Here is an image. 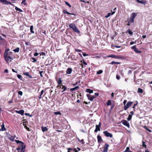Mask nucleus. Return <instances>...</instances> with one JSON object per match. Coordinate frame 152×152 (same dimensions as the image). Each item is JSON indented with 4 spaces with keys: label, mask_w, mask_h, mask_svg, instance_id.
I'll use <instances>...</instances> for the list:
<instances>
[{
    "label": "nucleus",
    "mask_w": 152,
    "mask_h": 152,
    "mask_svg": "<svg viewBox=\"0 0 152 152\" xmlns=\"http://www.w3.org/2000/svg\"><path fill=\"white\" fill-rule=\"evenodd\" d=\"M10 50V49L9 48H8L7 49H6V50H5V52L4 53V55H6L7 54V53L8 52V51H9Z\"/></svg>",
    "instance_id": "nucleus-42"
},
{
    "label": "nucleus",
    "mask_w": 152,
    "mask_h": 152,
    "mask_svg": "<svg viewBox=\"0 0 152 152\" xmlns=\"http://www.w3.org/2000/svg\"><path fill=\"white\" fill-rule=\"evenodd\" d=\"M15 136H11L9 137V139L10 140L12 141H14L15 139Z\"/></svg>",
    "instance_id": "nucleus-30"
},
{
    "label": "nucleus",
    "mask_w": 152,
    "mask_h": 152,
    "mask_svg": "<svg viewBox=\"0 0 152 152\" xmlns=\"http://www.w3.org/2000/svg\"><path fill=\"white\" fill-rule=\"evenodd\" d=\"M68 150H71V152H77V151L75 148L72 149L71 148H67Z\"/></svg>",
    "instance_id": "nucleus-23"
},
{
    "label": "nucleus",
    "mask_w": 152,
    "mask_h": 152,
    "mask_svg": "<svg viewBox=\"0 0 152 152\" xmlns=\"http://www.w3.org/2000/svg\"><path fill=\"white\" fill-rule=\"evenodd\" d=\"M110 64L112 65H113L114 64H121V63L118 62H115L114 61H112L110 63Z\"/></svg>",
    "instance_id": "nucleus-28"
},
{
    "label": "nucleus",
    "mask_w": 152,
    "mask_h": 152,
    "mask_svg": "<svg viewBox=\"0 0 152 152\" xmlns=\"http://www.w3.org/2000/svg\"><path fill=\"white\" fill-rule=\"evenodd\" d=\"M76 26L74 23H71L69 25V27L70 28L73 29L74 28L76 27Z\"/></svg>",
    "instance_id": "nucleus-18"
},
{
    "label": "nucleus",
    "mask_w": 152,
    "mask_h": 152,
    "mask_svg": "<svg viewBox=\"0 0 152 152\" xmlns=\"http://www.w3.org/2000/svg\"><path fill=\"white\" fill-rule=\"evenodd\" d=\"M87 97L88 99L91 101H93L94 99L96 98L95 96H91V95L89 94H87Z\"/></svg>",
    "instance_id": "nucleus-12"
},
{
    "label": "nucleus",
    "mask_w": 152,
    "mask_h": 152,
    "mask_svg": "<svg viewBox=\"0 0 152 152\" xmlns=\"http://www.w3.org/2000/svg\"><path fill=\"white\" fill-rule=\"evenodd\" d=\"M15 141L17 144H18V147L16 148V150L18 151V152H19L20 149L21 150V152H24L26 148L25 143L19 140H15Z\"/></svg>",
    "instance_id": "nucleus-1"
},
{
    "label": "nucleus",
    "mask_w": 152,
    "mask_h": 152,
    "mask_svg": "<svg viewBox=\"0 0 152 152\" xmlns=\"http://www.w3.org/2000/svg\"><path fill=\"white\" fill-rule=\"evenodd\" d=\"M60 88L63 89V90L61 91L62 92H64L67 89V88L65 86L62 85H61L60 86Z\"/></svg>",
    "instance_id": "nucleus-20"
},
{
    "label": "nucleus",
    "mask_w": 152,
    "mask_h": 152,
    "mask_svg": "<svg viewBox=\"0 0 152 152\" xmlns=\"http://www.w3.org/2000/svg\"><path fill=\"white\" fill-rule=\"evenodd\" d=\"M136 1L137 2L142 4L144 5H145L147 3L146 1L145 0H142L141 1H140V0H136Z\"/></svg>",
    "instance_id": "nucleus-14"
},
{
    "label": "nucleus",
    "mask_w": 152,
    "mask_h": 152,
    "mask_svg": "<svg viewBox=\"0 0 152 152\" xmlns=\"http://www.w3.org/2000/svg\"><path fill=\"white\" fill-rule=\"evenodd\" d=\"M97 139L98 140V142L99 143H101L103 141V140L101 137L99 135H98L97 136Z\"/></svg>",
    "instance_id": "nucleus-19"
},
{
    "label": "nucleus",
    "mask_w": 152,
    "mask_h": 152,
    "mask_svg": "<svg viewBox=\"0 0 152 152\" xmlns=\"http://www.w3.org/2000/svg\"><path fill=\"white\" fill-rule=\"evenodd\" d=\"M23 126H26V125H27L28 124V121L26 119H23Z\"/></svg>",
    "instance_id": "nucleus-22"
},
{
    "label": "nucleus",
    "mask_w": 152,
    "mask_h": 152,
    "mask_svg": "<svg viewBox=\"0 0 152 152\" xmlns=\"http://www.w3.org/2000/svg\"><path fill=\"white\" fill-rule=\"evenodd\" d=\"M56 80L58 85H61L62 84V81L61 80V78L59 77L58 79H57L56 77Z\"/></svg>",
    "instance_id": "nucleus-13"
},
{
    "label": "nucleus",
    "mask_w": 152,
    "mask_h": 152,
    "mask_svg": "<svg viewBox=\"0 0 152 152\" xmlns=\"http://www.w3.org/2000/svg\"><path fill=\"white\" fill-rule=\"evenodd\" d=\"M26 0H23L21 2V4H23L25 6H26L27 5V3H26Z\"/></svg>",
    "instance_id": "nucleus-38"
},
{
    "label": "nucleus",
    "mask_w": 152,
    "mask_h": 152,
    "mask_svg": "<svg viewBox=\"0 0 152 152\" xmlns=\"http://www.w3.org/2000/svg\"><path fill=\"white\" fill-rule=\"evenodd\" d=\"M32 60H33V61H32L33 62H36L37 61V60L34 58L33 57L32 58Z\"/></svg>",
    "instance_id": "nucleus-52"
},
{
    "label": "nucleus",
    "mask_w": 152,
    "mask_h": 152,
    "mask_svg": "<svg viewBox=\"0 0 152 152\" xmlns=\"http://www.w3.org/2000/svg\"><path fill=\"white\" fill-rule=\"evenodd\" d=\"M127 31L128 33L130 35H132L133 34V32L130 29H128L127 30Z\"/></svg>",
    "instance_id": "nucleus-35"
},
{
    "label": "nucleus",
    "mask_w": 152,
    "mask_h": 152,
    "mask_svg": "<svg viewBox=\"0 0 152 152\" xmlns=\"http://www.w3.org/2000/svg\"><path fill=\"white\" fill-rule=\"evenodd\" d=\"M41 129L42 131L43 132L48 131V129L46 126H42L41 127Z\"/></svg>",
    "instance_id": "nucleus-27"
},
{
    "label": "nucleus",
    "mask_w": 152,
    "mask_h": 152,
    "mask_svg": "<svg viewBox=\"0 0 152 152\" xmlns=\"http://www.w3.org/2000/svg\"><path fill=\"white\" fill-rule=\"evenodd\" d=\"M45 65L47 66H48V65H50L51 64V63H47V61H46L45 63Z\"/></svg>",
    "instance_id": "nucleus-60"
},
{
    "label": "nucleus",
    "mask_w": 152,
    "mask_h": 152,
    "mask_svg": "<svg viewBox=\"0 0 152 152\" xmlns=\"http://www.w3.org/2000/svg\"><path fill=\"white\" fill-rule=\"evenodd\" d=\"M23 92L22 91H18V94L19 95H20V96H22L23 95Z\"/></svg>",
    "instance_id": "nucleus-47"
},
{
    "label": "nucleus",
    "mask_w": 152,
    "mask_h": 152,
    "mask_svg": "<svg viewBox=\"0 0 152 152\" xmlns=\"http://www.w3.org/2000/svg\"><path fill=\"white\" fill-rule=\"evenodd\" d=\"M25 115H28V116H29L30 117H31L32 116H33L32 115H30L29 113H26L25 114Z\"/></svg>",
    "instance_id": "nucleus-50"
},
{
    "label": "nucleus",
    "mask_w": 152,
    "mask_h": 152,
    "mask_svg": "<svg viewBox=\"0 0 152 152\" xmlns=\"http://www.w3.org/2000/svg\"><path fill=\"white\" fill-rule=\"evenodd\" d=\"M103 133L104 135L107 137H109L110 138H112L113 137V135L110 133L108 132L107 131H104Z\"/></svg>",
    "instance_id": "nucleus-6"
},
{
    "label": "nucleus",
    "mask_w": 152,
    "mask_h": 152,
    "mask_svg": "<svg viewBox=\"0 0 152 152\" xmlns=\"http://www.w3.org/2000/svg\"><path fill=\"white\" fill-rule=\"evenodd\" d=\"M33 26H31L30 27V32L32 33H34V31H33Z\"/></svg>",
    "instance_id": "nucleus-33"
},
{
    "label": "nucleus",
    "mask_w": 152,
    "mask_h": 152,
    "mask_svg": "<svg viewBox=\"0 0 152 152\" xmlns=\"http://www.w3.org/2000/svg\"><path fill=\"white\" fill-rule=\"evenodd\" d=\"M132 115H129L128 116V117L127 118V120L128 121H129L132 118Z\"/></svg>",
    "instance_id": "nucleus-39"
},
{
    "label": "nucleus",
    "mask_w": 152,
    "mask_h": 152,
    "mask_svg": "<svg viewBox=\"0 0 152 152\" xmlns=\"http://www.w3.org/2000/svg\"><path fill=\"white\" fill-rule=\"evenodd\" d=\"M39 55V53H35L34 54V56H37Z\"/></svg>",
    "instance_id": "nucleus-62"
},
{
    "label": "nucleus",
    "mask_w": 152,
    "mask_h": 152,
    "mask_svg": "<svg viewBox=\"0 0 152 152\" xmlns=\"http://www.w3.org/2000/svg\"><path fill=\"white\" fill-rule=\"evenodd\" d=\"M15 10H16V11H20V12H23V11L22 10H21L20 9L18 8V7H15Z\"/></svg>",
    "instance_id": "nucleus-37"
},
{
    "label": "nucleus",
    "mask_w": 152,
    "mask_h": 152,
    "mask_svg": "<svg viewBox=\"0 0 152 152\" xmlns=\"http://www.w3.org/2000/svg\"><path fill=\"white\" fill-rule=\"evenodd\" d=\"M133 103V102H132L129 101L124 106V110H126L127 109L130 107Z\"/></svg>",
    "instance_id": "nucleus-4"
},
{
    "label": "nucleus",
    "mask_w": 152,
    "mask_h": 152,
    "mask_svg": "<svg viewBox=\"0 0 152 152\" xmlns=\"http://www.w3.org/2000/svg\"><path fill=\"white\" fill-rule=\"evenodd\" d=\"M143 92V90L142 89L139 88L138 90V92L142 93Z\"/></svg>",
    "instance_id": "nucleus-41"
},
{
    "label": "nucleus",
    "mask_w": 152,
    "mask_h": 152,
    "mask_svg": "<svg viewBox=\"0 0 152 152\" xmlns=\"http://www.w3.org/2000/svg\"><path fill=\"white\" fill-rule=\"evenodd\" d=\"M116 78L118 80H119L120 79V76L118 75H117L116 76Z\"/></svg>",
    "instance_id": "nucleus-56"
},
{
    "label": "nucleus",
    "mask_w": 152,
    "mask_h": 152,
    "mask_svg": "<svg viewBox=\"0 0 152 152\" xmlns=\"http://www.w3.org/2000/svg\"><path fill=\"white\" fill-rule=\"evenodd\" d=\"M73 71V70L71 68H68L66 71V74H71L72 71Z\"/></svg>",
    "instance_id": "nucleus-15"
},
{
    "label": "nucleus",
    "mask_w": 152,
    "mask_h": 152,
    "mask_svg": "<svg viewBox=\"0 0 152 152\" xmlns=\"http://www.w3.org/2000/svg\"><path fill=\"white\" fill-rule=\"evenodd\" d=\"M71 59L72 60H76L77 57H76L75 55H72L71 57Z\"/></svg>",
    "instance_id": "nucleus-29"
},
{
    "label": "nucleus",
    "mask_w": 152,
    "mask_h": 152,
    "mask_svg": "<svg viewBox=\"0 0 152 152\" xmlns=\"http://www.w3.org/2000/svg\"><path fill=\"white\" fill-rule=\"evenodd\" d=\"M137 13L136 12H133L132 13L130 18H128L126 20V22H128V23L127 24V26H129L130 25V24L131 23H133L134 22V19L137 16Z\"/></svg>",
    "instance_id": "nucleus-2"
},
{
    "label": "nucleus",
    "mask_w": 152,
    "mask_h": 152,
    "mask_svg": "<svg viewBox=\"0 0 152 152\" xmlns=\"http://www.w3.org/2000/svg\"><path fill=\"white\" fill-rule=\"evenodd\" d=\"M103 71L102 70H99L96 72L97 75H99L102 74Z\"/></svg>",
    "instance_id": "nucleus-34"
},
{
    "label": "nucleus",
    "mask_w": 152,
    "mask_h": 152,
    "mask_svg": "<svg viewBox=\"0 0 152 152\" xmlns=\"http://www.w3.org/2000/svg\"><path fill=\"white\" fill-rule=\"evenodd\" d=\"M63 12L64 14H67L68 15H74L75 16H76V15L75 14H74L73 13H70L68 12H67L66 11V10H63Z\"/></svg>",
    "instance_id": "nucleus-17"
},
{
    "label": "nucleus",
    "mask_w": 152,
    "mask_h": 152,
    "mask_svg": "<svg viewBox=\"0 0 152 152\" xmlns=\"http://www.w3.org/2000/svg\"><path fill=\"white\" fill-rule=\"evenodd\" d=\"M19 50L20 48L18 47L13 50V51H14L15 53H18L19 52Z\"/></svg>",
    "instance_id": "nucleus-31"
},
{
    "label": "nucleus",
    "mask_w": 152,
    "mask_h": 152,
    "mask_svg": "<svg viewBox=\"0 0 152 152\" xmlns=\"http://www.w3.org/2000/svg\"><path fill=\"white\" fill-rule=\"evenodd\" d=\"M15 112L21 115H23L24 113V111L23 110H21L19 111L15 110Z\"/></svg>",
    "instance_id": "nucleus-16"
},
{
    "label": "nucleus",
    "mask_w": 152,
    "mask_h": 152,
    "mask_svg": "<svg viewBox=\"0 0 152 152\" xmlns=\"http://www.w3.org/2000/svg\"><path fill=\"white\" fill-rule=\"evenodd\" d=\"M126 102H127V100H124V102H123V104H124V106H125L126 105Z\"/></svg>",
    "instance_id": "nucleus-59"
},
{
    "label": "nucleus",
    "mask_w": 152,
    "mask_h": 152,
    "mask_svg": "<svg viewBox=\"0 0 152 152\" xmlns=\"http://www.w3.org/2000/svg\"><path fill=\"white\" fill-rule=\"evenodd\" d=\"M107 105V106H109V105H110L112 103H111V101L110 100H108L107 102L106 103Z\"/></svg>",
    "instance_id": "nucleus-32"
},
{
    "label": "nucleus",
    "mask_w": 152,
    "mask_h": 152,
    "mask_svg": "<svg viewBox=\"0 0 152 152\" xmlns=\"http://www.w3.org/2000/svg\"><path fill=\"white\" fill-rule=\"evenodd\" d=\"M80 62L81 63V64H80V65L81 66L82 68H83L84 67V66H83V65L82 64L83 63L84 65H87V63L84 60H82L80 61Z\"/></svg>",
    "instance_id": "nucleus-21"
},
{
    "label": "nucleus",
    "mask_w": 152,
    "mask_h": 152,
    "mask_svg": "<svg viewBox=\"0 0 152 152\" xmlns=\"http://www.w3.org/2000/svg\"><path fill=\"white\" fill-rule=\"evenodd\" d=\"M73 30L75 32L79 34L80 33V31L78 29L77 27L76 26V27H75L74 28Z\"/></svg>",
    "instance_id": "nucleus-24"
},
{
    "label": "nucleus",
    "mask_w": 152,
    "mask_h": 152,
    "mask_svg": "<svg viewBox=\"0 0 152 152\" xmlns=\"http://www.w3.org/2000/svg\"><path fill=\"white\" fill-rule=\"evenodd\" d=\"M75 90L76 89L75 87L72 88H71L70 89V91H75Z\"/></svg>",
    "instance_id": "nucleus-55"
},
{
    "label": "nucleus",
    "mask_w": 152,
    "mask_h": 152,
    "mask_svg": "<svg viewBox=\"0 0 152 152\" xmlns=\"http://www.w3.org/2000/svg\"><path fill=\"white\" fill-rule=\"evenodd\" d=\"M25 44L26 45H30V43L29 42H26L25 43Z\"/></svg>",
    "instance_id": "nucleus-58"
},
{
    "label": "nucleus",
    "mask_w": 152,
    "mask_h": 152,
    "mask_svg": "<svg viewBox=\"0 0 152 152\" xmlns=\"http://www.w3.org/2000/svg\"><path fill=\"white\" fill-rule=\"evenodd\" d=\"M23 74L27 76H28V75H29V73L28 72H26L25 73H23Z\"/></svg>",
    "instance_id": "nucleus-54"
},
{
    "label": "nucleus",
    "mask_w": 152,
    "mask_h": 152,
    "mask_svg": "<svg viewBox=\"0 0 152 152\" xmlns=\"http://www.w3.org/2000/svg\"><path fill=\"white\" fill-rule=\"evenodd\" d=\"M84 140L83 139H82L80 141V142H81L83 144H84L85 143V142H84Z\"/></svg>",
    "instance_id": "nucleus-61"
},
{
    "label": "nucleus",
    "mask_w": 152,
    "mask_h": 152,
    "mask_svg": "<svg viewBox=\"0 0 152 152\" xmlns=\"http://www.w3.org/2000/svg\"><path fill=\"white\" fill-rule=\"evenodd\" d=\"M101 124V122H99V124L98 125L96 126V129L94 130V132H96L98 131H99L100 130V125Z\"/></svg>",
    "instance_id": "nucleus-10"
},
{
    "label": "nucleus",
    "mask_w": 152,
    "mask_h": 152,
    "mask_svg": "<svg viewBox=\"0 0 152 152\" xmlns=\"http://www.w3.org/2000/svg\"><path fill=\"white\" fill-rule=\"evenodd\" d=\"M113 46L114 47H116L117 48H120L121 47V46H118V45H111V47H112Z\"/></svg>",
    "instance_id": "nucleus-49"
},
{
    "label": "nucleus",
    "mask_w": 152,
    "mask_h": 152,
    "mask_svg": "<svg viewBox=\"0 0 152 152\" xmlns=\"http://www.w3.org/2000/svg\"><path fill=\"white\" fill-rule=\"evenodd\" d=\"M24 126V127L25 128H26V129L28 131H30V130L29 129V128L27 126V125H26V126Z\"/></svg>",
    "instance_id": "nucleus-53"
},
{
    "label": "nucleus",
    "mask_w": 152,
    "mask_h": 152,
    "mask_svg": "<svg viewBox=\"0 0 152 152\" xmlns=\"http://www.w3.org/2000/svg\"><path fill=\"white\" fill-rule=\"evenodd\" d=\"M83 56H88V54H86V53H83Z\"/></svg>",
    "instance_id": "nucleus-63"
},
{
    "label": "nucleus",
    "mask_w": 152,
    "mask_h": 152,
    "mask_svg": "<svg viewBox=\"0 0 152 152\" xmlns=\"http://www.w3.org/2000/svg\"><path fill=\"white\" fill-rule=\"evenodd\" d=\"M134 43H136V42H131L130 43V45H133V44H134Z\"/></svg>",
    "instance_id": "nucleus-64"
},
{
    "label": "nucleus",
    "mask_w": 152,
    "mask_h": 152,
    "mask_svg": "<svg viewBox=\"0 0 152 152\" xmlns=\"http://www.w3.org/2000/svg\"><path fill=\"white\" fill-rule=\"evenodd\" d=\"M7 53V56H10L12 55V52H11V51H10V52H8Z\"/></svg>",
    "instance_id": "nucleus-45"
},
{
    "label": "nucleus",
    "mask_w": 152,
    "mask_h": 152,
    "mask_svg": "<svg viewBox=\"0 0 152 152\" xmlns=\"http://www.w3.org/2000/svg\"><path fill=\"white\" fill-rule=\"evenodd\" d=\"M0 2L4 4H10L12 6H14V4L11 2L6 1V0H0Z\"/></svg>",
    "instance_id": "nucleus-7"
},
{
    "label": "nucleus",
    "mask_w": 152,
    "mask_h": 152,
    "mask_svg": "<svg viewBox=\"0 0 152 152\" xmlns=\"http://www.w3.org/2000/svg\"><path fill=\"white\" fill-rule=\"evenodd\" d=\"M17 77L20 80H22V76L21 75H17Z\"/></svg>",
    "instance_id": "nucleus-40"
},
{
    "label": "nucleus",
    "mask_w": 152,
    "mask_h": 152,
    "mask_svg": "<svg viewBox=\"0 0 152 152\" xmlns=\"http://www.w3.org/2000/svg\"><path fill=\"white\" fill-rule=\"evenodd\" d=\"M145 142L143 141L142 142V146L144 147L145 148H146L147 147L146 145L145 144Z\"/></svg>",
    "instance_id": "nucleus-44"
},
{
    "label": "nucleus",
    "mask_w": 152,
    "mask_h": 152,
    "mask_svg": "<svg viewBox=\"0 0 152 152\" xmlns=\"http://www.w3.org/2000/svg\"><path fill=\"white\" fill-rule=\"evenodd\" d=\"M86 92L89 93V94H91L93 92V90H91L89 88H87L86 90Z\"/></svg>",
    "instance_id": "nucleus-26"
},
{
    "label": "nucleus",
    "mask_w": 152,
    "mask_h": 152,
    "mask_svg": "<svg viewBox=\"0 0 152 152\" xmlns=\"http://www.w3.org/2000/svg\"><path fill=\"white\" fill-rule=\"evenodd\" d=\"M131 48L134 50L136 53H141V51L140 50H139L137 48L136 45H135L132 47Z\"/></svg>",
    "instance_id": "nucleus-8"
},
{
    "label": "nucleus",
    "mask_w": 152,
    "mask_h": 152,
    "mask_svg": "<svg viewBox=\"0 0 152 152\" xmlns=\"http://www.w3.org/2000/svg\"><path fill=\"white\" fill-rule=\"evenodd\" d=\"M111 15V13L110 12L108 13L107 15L105 16V18H108Z\"/></svg>",
    "instance_id": "nucleus-46"
},
{
    "label": "nucleus",
    "mask_w": 152,
    "mask_h": 152,
    "mask_svg": "<svg viewBox=\"0 0 152 152\" xmlns=\"http://www.w3.org/2000/svg\"><path fill=\"white\" fill-rule=\"evenodd\" d=\"M122 123L125 126L128 127H129V123L126 120H123L122 121Z\"/></svg>",
    "instance_id": "nucleus-11"
},
{
    "label": "nucleus",
    "mask_w": 152,
    "mask_h": 152,
    "mask_svg": "<svg viewBox=\"0 0 152 152\" xmlns=\"http://www.w3.org/2000/svg\"><path fill=\"white\" fill-rule=\"evenodd\" d=\"M109 147V145L108 144H105L103 148V150L102 152H108V150Z\"/></svg>",
    "instance_id": "nucleus-9"
},
{
    "label": "nucleus",
    "mask_w": 152,
    "mask_h": 152,
    "mask_svg": "<svg viewBox=\"0 0 152 152\" xmlns=\"http://www.w3.org/2000/svg\"><path fill=\"white\" fill-rule=\"evenodd\" d=\"M75 51L76 52H81V50H80L77 49H75Z\"/></svg>",
    "instance_id": "nucleus-57"
},
{
    "label": "nucleus",
    "mask_w": 152,
    "mask_h": 152,
    "mask_svg": "<svg viewBox=\"0 0 152 152\" xmlns=\"http://www.w3.org/2000/svg\"><path fill=\"white\" fill-rule=\"evenodd\" d=\"M54 114L56 115H61V113L60 111L55 112L54 113Z\"/></svg>",
    "instance_id": "nucleus-43"
},
{
    "label": "nucleus",
    "mask_w": 152,
    "mask_h": 152,
    "mask_svg": "<svg viewBox=\"0 0 152 152\" xmlns=\"http://www.w3.org/2000/svg\"><path fill=\"white\" fill-rule=\"evenodd\" d=\"M1 128L0 129V131H4L6 130V128L4 127V123H3L1 125Z\"/></svg>",
    "instance_id": "nucleus-25"
},
{
    "label": "nucleus",
    "mask_w": 152,
    "mask_h": 152,
    "mask_svg": "<svg viewBox=\"0 0 152 152\" xmlns=\"http://www.w3.org/2000/svg\"><path fill=\"white\" fill-rule=\"evenodd\" d=\"M107 57L108 58L111 57L112 58H115V59H122V57L120 56H116L114 54H111L107 56Z\"/></svg>",
    "instance_id": "nucleus-3"
},
{
    "label": "nucleus",
    "mask_w": 152,
    "mask_h": 152,
    "mask_svg": "<svg viewBox=\"0 0 152 152\" xmlns=\"http://www.w3.org/2000/svg\"><path fill=\"white\" fill-rule=\"evenodd\" d=\"M4 59L7 63L9 61L11 62L12 59V58L10 56H7V55H4Z\"/></svg>",
    "instance_id": "nucleus-5"
},
{
    "label": "nucleus",
    "mask_w": 152,
    "mask_h": 152,
    "mask_svg": "<svg viewBox=\"0 0 152 152\" xmlns=\"http://www.w3.org/2000/svg\"><path fill=\"white\" fill-rule=\"evenodd\" d=\"M44 72L43 71H41L39 72V74L40 75V76L41 77H43V75H42V73H43Z\"/></svg>",
    "instance_id": "nucleus-48"
},
{
    "label": "nucleus",
    "mask_w": 152,
    "mask_h": 152,
    "mask_svg": "<svg viewBox=\"0 0 152 152\" xmlns=\"http://www.w3.org/2000/svg\"><path fill=\"white\" fill-rule=\"evenodd\" d=\"M65 3L66 5L68 6L69 8L71 7V5L68 2L65 1Z\"/></svg>",
    "instance_id": "nucleus-36"
},
{
    "label": "nucleus",
    "mask_w": 152,
    "mask_h": 152,
    "mask_svg": "<svg viewBox=\"0 0 152 152\" xmlns=\"http://www.w3.org/2000/svg\"><path fill=\"white\" fill-rule=\"evenodd\" d=\"M39 54H40V56H41V55H44V56H45V53L43 52H41Z\"/></svg>",
    "instance_id": "nucleus-51"
}]
</instances>
